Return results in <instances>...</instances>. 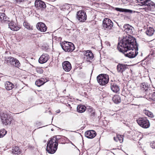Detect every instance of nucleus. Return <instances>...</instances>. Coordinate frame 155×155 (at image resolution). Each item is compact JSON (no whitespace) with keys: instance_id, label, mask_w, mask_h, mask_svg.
<instances>
[{"instance_id":"ea45409f","label":"nucleus","mask_w":155,"mask_h":155,"mask_svg":"<svg viewBox=\"0 0 155 155\" xmlns=\"http://www.w3.org/2000/svg\"><path fill=\"white\" fill-rule=\"evenodd\" d=\"M64 6L65 7V8L67 9H68L69 8V5H68L67 4Z\"/></svg>"},{"instance_id":"2f4dec72","label":"nucleus","mask_w":155,"mask_h":155,"mask_svg":"<svg viewBox=\"0 0 155 155\" xmlns=\"http://www.w3.org/2000/svg\"><path fill=\"white\" fill-rule=\"evenodd\" d=\"M7 133V131L4 130L2 129L0 130V138L3 137Z\"/></svg>"},{"instance_id":"4468645a","label":"nucleus","mask_w":155,"mask_h":155,"mask_svg":"<svg viewBox=\"0 0 155 155\" xmlns=\"http://www.w3.org/2000/svg\"><path fill=\"white\" fill-rule=\"evenodd\" d=\"M96 133L95 131L92 130H88L85 133V137L90 139L94 138L96 136Z\"/></svg>"},{"instance_id":"ddd939ff","label":"nucleus","mask_w":155,"mask_h":155,"mask_svg":"<svg viewBox=\"0 0 155 155\" xmlns=\"http://www.w3.org/2000/svg\"><path fill=\"white\" fill-rule=\"evenodd\" d=\"M49 58V56L48 54H43L39 58L38 62L40 64H44L46 63Z\"/></svg>"},{"instance_id":"f257e3e1","label":"nucleus","mask_w":155,"mask_h":155,"mask_svg":"<svg viewBox=\"0 0 155 155\" xmlns=\"http://www.w3.org/2000/svg\"><path fill=\"white\" fill-rule=\"evenodd\" d=\"M117 48L120 52L130 58L135 57L138 53V45L135 38L130 36L124 37L118 43Z\"/></svg>"},{"instance_id":"2eb2a0df","label":"nucleus","mask_w":155,"mask_h":155,"mask_svg":"<svg viewBox=\"0 0 155 155\" xmlns=\"http://www.w3.org/2000/svg\"><path fill=\"white\" fill-rule=\"evenodd\" d=\"M62 67L64 70L67 72L70 71L72 68L70 62L68 61H65L63 62Z\"/></svg>"},{"instance_id":"4be33fe9","label":"nucleus","mask_w":155,"mask_h":155,"mask_svg":"<svg viewBox=\"0 0 155 155\" xmlns=\"http://www.w3.org/2000/svg\"><path fill=\"white\" fill-rule=\"evenodd\" d=\"M5 11V10L4 9L0 10V20L1 21H8V19H9V18L7 17L5 14L3 12H4Z\"/></svg>"},{"instance_id":"a18cd8bd","label":"nucleus","mask_w":155,"mask_h":155,"mask_svg":"<svg viewBox=\"0 0 155 155\" xmlns=\"http://www.w3.org/2000/svg\"><path fill=\"white\" fill-rule=\"evenodd\" d=\"M114 140H115V137H114Z\"/></svg>"},{"instance_id":"72a5a7b5","label":"nucleus","mask_w":155,"mask_h":155,"mask_svg":"<svg viewBox=\"0 0 155 155\" xmlns=\"http://www.w3.org/2000/svg\"><path fill=\"white\" fill-rule=\"evenodd\" d=\"M14 2L17 4H20L25 3L26 2V0H14Z\"/></svg>"},{"instance_id":"4c0bfd02","label":"nucleus","mask_w":155,"mask_h":155,"mask_svg":"<svg viewBox=\"0 0 155 155\" xmlns=\"http://www.w3.org/2000/svg\"><path fill=\"white\" fill-rule=\"evenodd\" d=\"M117 137L120 142L121 143L123 141V138L121 135H118L117 136Z\"/></svg>"},{"instance_id":"b1692460","label":"nucleus","mask_w":155,"mask_h":155,"mask_svg":"<svg viewBox=\"0 0 155 155\" xmlns=\"http://www.w3.org/2000/svg\"><path fill=\"white\" fill-rule=\"evenodd\" d=\"M5 87L7 90H12L14 87V85L10 81H6L5 83Z\"/></svg>"},{"instance_id":"c756f323","label":"nucleus","mask_w":155,"mask_h":155,"mask_svg":"<svg viewBox=\"0 0 155 155\" xmlns=\"http://www.w3.org/2000/svg\"><path fill=\"white\" fill-rule=\"evenodd\" d=\"M12 153L15 154H19L21 153L19 148L17 146L14 147L12 149Z\"/></svg>"},{"instance_id":"a211bd4d","label":"nucleus","mask_w":155,"mask_h":155,"mask_svg":"<svg viewBox=\"0 0 155 155\" xmlns=\"http://www.w3.org/2000/svg\"><path fill=\"white\" fill-rule=\"evenodd\" d=\"M37 28L41 32H45L47 29L45 25L42 22H39L36 25Z\"/></svg>"},{"instance_id":"7c9ffc66","label":"nucleus","mask_w":155,"mask_h":155,"mask_svg":"<svg viewBox=\"0 0 155 155\" xmlns=\"http://www.w3.org/2000/svg\"><path fill=\"white\" fill-rule=\"evenodd\" d=\"M144 113L147 116L151 118L154 117V115L153 113L147 110H145L143 111Z\"/></svg>"},{"instance_id":"f704fd0d","label":"nucleus","mask_w":155,"mask_h":155,"mask_svg":"<svg viewBox=\"0 0 155 155\" xmlns=\"http://www.w3.org/2000/svg\"><path fill=\"white\" fill-rule=\"evenodd\" d=\"M36 70L37 72L39 74H42L43 72V70L41 68L37 67L36 68Z\"/></svg>"},{"instance_id":"a19ab883","label":"nucleus","mask_w":155,"mask_h":155,"mask_svg":"<svg viewBox=\"0 0 155 155\" xmlns=\"http://www.w3.org/2000/svg\"><path fill=\"white\" fill-rule=\"evenodd\" d=\"M70 143H71L72 145H74L72 143V142L71 141V142H70Z\"/></svg>"},{"instance_id":"f3484780","label":"nucleus","mask_w":155,"mask_h":155,"mask_svg":"<svg viewBox=\"0 0 155 155\" xmlns=\"http://www.w3.org/2000/svg\"><path fill=\"white\" fill-rule=\"evenodd\" d=\"M140 88L142 90H144L146 92V94L147 95H149L150 92L151 91L147 83H144L140 84Z\"/></svg>"},{"instance_id":"412c9836","label":"nucleus","mask_w":155,"mask_h":155,"mask_svg":"<svg viewBox=\"0 0 155 155\" xmlns=\"http://www.w3.org/2000/svg\"><path fill=\"white\" fill-rule=\"evenodd\" d=\"M10 59L11 60V64L13 65L18 68L21 66V64L19 61L16 58L12 57Z\"/></svg>"},{"instance_id":"1a4fd4ad","label":"nucleus","mask_w":155,"mask_h":155,"mask_svg":"<svg viewBox=\"0 0 155 155\" xmlns=\"http://www.w3.org/2000/svg\"><path fill=\"white\" fill-rule=\"evenodd\" d=\"M76 18L79 22H84L87 19L86 12L83 10L78 11L77 13Z\"/></svg>"},{"instance_id":"423d86ee","label":"nucleus","mask_w":155,"mask_h":155,"mask_svg":"<svg viewBox=\"0 0 155 155\" xmlns=\"http://www.w3.org/2000/svg\"><path fill=\"white\" fill-rule=\"evenodd\" d=\"M98 82L101 85H104L109 81L108 76L105 74H101L98 75L97 78Z\"/></svg>"},{"instance_id":"473e14b6","label":"nucleus","mask_w":155,"mask_h":155,"mask_svg":"<svg viewBox=\"0 0 155 155\" xmlns=\"http://www.w3.org/2000/svg\"><path fill=\"white\" fill-rule=\"evenodd\" d=\"M23 25L25 28L28 29L32 30V28H31L29 24L26 22H24L23 23Z\"/></svg>"},{"instance_id":"f8f14e48","label":"nucleus","mask_w":155,"mask_h":155,"mask_svg":"<svg viewBox=\"0 0 155 155\" xmlns=\"http://www.w3.org/2000/svg\"><path fill=\"white\" fill-rule=\"evenodd\" d=\"M84 58L87 59L88 61H90L94 58V55L91 50H87L84 51Z\"/></svg>"},{"instance_id":"79ce46f5","label":"nucleus","mask_w":155,"mask_h":155,"mask_svg":"<svg viewBox=\"0 0 155 155\" xmlns=\"http://www.w3.org/2000/svg\"><path fill=\"white\" fill-rule=\"evenodd\" d=\"M60 112V110H58V112Z\"/></svg>"},{"instance_id":"c9c22d12","label":"nucleus","mask_w":155,"mask_h":155,"mask_svg":"<svg viewBox=\"0 0 155 155\" xmlns=\"http://www.w3.org/2000/svg\"><path fill=\"white\" fill-rule=\"evenodd\" d=\"M150 98L152 101L155 102V91L152 93Z\"/></svg>"},{"instance_id":"aec40b11","label":"nucleus","mask_w":155,"mask_h":155,"mask_svg":"<svg viewBox=\"0 0 155 155\" xmlns=\"http://www.w3.org/2000/svg\"><path fill=\"white\" fill-rule=\"evenodd\" d=\"M9 28L12 30L14 31H17L19 30L20 28L13 21H11L8 24Z\"/></svg>"},{"instance_id":"9b49d317","label":"nucleus","mask_w":155,"mask_h":155,"mask_svg":"<svg viewBox=\"0 0 155 155\" xmlns=\"http://www.w3.org/2000/svg\"><path fill=\"white\" fill-rule=\"evenodd\" d=\"M35 6L38 9H42L46 7V5L44 2L40 0H36L35 3Z\"/></svg>"},{"instance_id":"58836bf2","label":"nucleus","mask_w":155,"mask_h":155,"mask_svg":"<svg viewBox=\"0 0 155 155\" xmlns=\"http://www.w3.org/2000/svg\"><path fill=\"white\" fill-rule=\"evenodd\" d=\"M150 146L153 148L155 149V142H153L151 144Z\"/></svg>"},{"instance_id":"9d476101","label":"nucleus","mask_w":155,"mask_h":155,"mask_svg":"<svg viewBox=\"0 0 155 155\" xmlns=\"http://www.w3.org/2000/svg\"><path fill=\"white\" fill-rule=\"evenodd\" d=\"M123 30L128 35L133 33L134 28L133 27L128 24H126L124 25L123 27Z\"/></svg>"},{"instance_id":"37998d69","label":"nucleus","mask_w":155,"mask_h":155,"mask_svg":"<svg viewBox=\"0 0 155 155\" xmlns=\"http://www.w3.org/2000/svg\"><path fill=\"white\" fill-rule=\"evenodd\" d=\"M54 130L53 129H51V130L53 131V130Z\"/></svg>"},{"instance_id":"5701e85b","label":"nucleus","mask_w":155,"mask_h":155,"mask_svg":"<svg viewBox=\"0 0 155 155\" xmlns=\"http://www.w3.org/2000/svg\"><path fill=\"white\" fill-rule=\"evenodd\" d=\"M87 110L90 114V118L92 119L94 118L96 116L95 110L91 107L88 108Z\"/></svg>"},{"instance_id":"0eeeda50","label":"nucleus","mask_w":155,"mask_h":155,"mask_svg":"<svg viewBox=\"0 0 155 155\" xmlns=\"http://www.w3.org/2000/svg\"><path fill=\"white\" fill-rule=\"evenodd\" d=\"M138 124L144 128H147L150 126V123L147 118H140L137 120Z\"/></svg>"},{"instance_id":"6ab92c4d","label":"nucleus","mask_w":155,"mask_h":155,"mask_svg":"<svg viewBox=\"0 0 155 155\" xmlns=\"http://www.w3.org/2000/svg\"><path fill=\"white\" fill-rule=\"evenodd\" d=\"M110 88L111 90L114 92L117 93L120 91V88L116 83L114 82L110 84Z\"/></svg>"},{"instance_id":"f03ea898","label":"nucleus","mask_w":155,"mask_h":155,"mask_svg":"<svg viewBox=\"0 0 155 155\" xmlns=\"http://www.w3.org/2000/svg\"><path fill=\"white\" fill-rule=\"evenodd\" d=\"M59 136L54 137L51 139L47 142L46 150L48 153L51 154L54 153L56 151L58 145V140L59 138H57Z\"/></svg>"},{"instance_id":"7ed1b4c3","label":"nucleus","mask_w":155,"mask_h":155,"mask_svg":"<svg viewBox=\"0 0 155 155\" xmlns=\"http://www.w3.org/2000/svg\"><path fill=\"white\" fill-rule=\"evenodd\" d=\"M138 3V4L141 6H145L143 8H141L142 9L144 10L145 11L147 12H149L155 7V4L150 0H136Z\"/></svg>"},{"instance_id":"6e6552de","label":"nucleus","mask_w":155,"mask_h":155,"mask_svg":"<svg viewBox=\"0 0 155 155\" xmlns=\"http://www.w3.org/2000/svg\"><path fill=\"white\" fill-rule=\"evenodd\" d=\"M1 118L2 123L5 125L10 124L12 118L10 116L6 113H1L0 114Z\"/></svg>"},{"instance_id":"dca6fc26","label":"nucleus","mask_w":155,"mask_h":155,"mask_svg":"<svg viewBox=\"0 0 155 155\" xmlns=\"http://www.w3.org/2000/svg\"><path fill=\"white\" fill-rule=\"evenodd\" d=\"M127 65L119 63L117 67V69L118 72L122 73L127 68Z\"/></svg>"},{"instance_id":"39448f33","label":"nucleus","mask_w":155,"mask_h":155,"mask_svg":"<svg viewBox=\"0 0 155 155\" xmlns=\"http://www.w3.org/2000/svg\"><path fill=\"white\" fill-rule=\"evenodd\" d=\"M113 23L110 19L105 18L103 21L102 29L104 30L109 31L112 29Z\"/></svg>"},{"instance_id":"e433bc0d","label":"nucleus","mask_w":155,"mask_h":155,"mask_svg":"<svg viewBox=\"0 0 155 155\" xmlns=\"http://www.w3.org/2000/svg\"><path fill=\"white\" fill-rule=\"evenodd\" d=\"M12 58V57L11 56L8 57V58H6L5 60V62H6V63H8V62H9L11 64V60L10 59Z\"/></svg>"},{"instance_id":"c03bdc74","label":"nucleus","mask_w":155,"mask_h":155,"mask_svg":"<svg viewBox=\"0 0 155 155\" xmlns=\"http://www.w3.org/2000/svg\"><path fill=\"white\" fill-rule=\"evenodd\" d=\"M65 91H66V90H64L63 91V92H65Z\"/></svg>"},{"instance_id":"cd10ccee","label":"nucleus","mask_w":155,"mask_h":155,"mask_svg":"<svg viewBox=\"0 0 155 155\" xmlns=\"http://www.w3.org/2000/svg\"><path fill=\"white\" fill-rule=\"evenodd\" d=\"M112 100L116 104H118L121 102L120 97L118 95L114 96L112 98Z\"/></svg>"},{"instance_id":"393cba45","label":"nucleus","mask_w":155,"mask_h":155,"mask_svg":"<svg viewBox=\"0 0 155 155\" xmlns=\"http://www.w3.org/2000/svg\"><path fill=\"white\" fill-rule=\"evenodd\" d=\"M155 32L154 28L151 27L147 28L146 31V33L149 36H150L153 35Z\"/></svg>"},{"instance_id":"20e7f679","label":"nucleus","mask_w":155,"mask_h":155,"mask_svg":"<svg viewBox=\"0 0 155 155\" xmlns=\"http://www.w3.org/2000/svg\"><path fill=\"white\" fill-rule=\"evenodd\" d=\"M61 46L62 49L66 52H72L75 48L73 43L66 41L61 43Z\"/></svg>"},{"instance_id":"bb28decb","label":"nucleus","mask_w":155,"mask_h":155,"mask_svg":"<svg viewBox=\"0 0 155 155\" xmlns=\"http://www.w3.org/2000/svg\"><path fill=\"white\" fill-rule=\"evenodd\" d=\"M115 9L117 11L120 12H125L129 13H132L133 12L132 10L127 9L115 8Z\"/></svg>"},{"instance_id":"a878e982","label":"nucleus","mask_w":155,"mask_h":155,"mask_svg":"<svg viewBox=\"0 0 155 155\" xmlns=\"http://www.w3.org/2000/svg\"><path fill=\"white\" fill-rule=\"evenodd\" d=\"M85 106L82 105H79L77 107V111L79 113H82L84 112L86 110Z\"/></svg>"},{"instance_id":"c85d7f7f","label":"nucleus","mask_w":155,"mask_h":155,"mask_svg":"<svg viewBox=\"0 0 155 155\" xmlns=\"http://www.w3.org/2000/svg\"><path fill=\"white\" fill-rule=\"evenodd\" d=\"M45 82L44 79L41 78V79L37 80L35 82V84L38 87H40L43 85Z\"/></svg>"}]
</instances>
